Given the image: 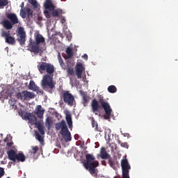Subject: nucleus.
Here are the masks:
<instances>
[{"label": "nucleus", "mask_w": 178, "mask_h": 178, "mask_svg": "<svg viewBox=\"0 0 178 178\" xmlns=\"http://www.w3.org/2000/svg\"><path fill=\"white\" fill-rule=\"evenodd\" d=\"M90 100H88V96L86 94H83L82 95V104L83 106H87L88 105V102Z\"/></svg>", "instance_id": "bb28decb"}, {"label": "nucleus", "mask_w": 178, "mask_h": 178, "mask_svg": "<svg viewBox=\"0 0 178 178\" xmlns=\"http://www.w3.org/2000/svg\"><path fill=\"white\" fill-rule=\"evenodd\" d=\"M8 19L10 20L13 25L17 24L19 23V19H17V15L15 13H10L7 15Z\"/></svg>", "instance_id": "dca6fc26"}, {"label": "nucleus", "mask_w": 178, "mask_h": 178, "mask_svg": "<svg viewBox=\"0 0 178 178\" xmlns=\"http://www.w3.org/2000/svg\"><path fill=\"white\" fill-rule=\"evenodd\" d=\"M20 13L19 15L22 19H31L33 17V11L29 8H24V2H22L20 5Z\"/></svg>", "instance_id": "6e6552de"}, {"label": "nucleus", "mask_w": 178, "mask_h": 178, "mask_svg": "<svg viewBox=\"0 0 178 178\" xmlns=\"http://www.w3.org/2000/svg\"><path fill=\"white\" fill-rule=\"evenodd\" d=\"M62 95L64 103L67 104L69 106H73L76 104L74 96L70 92L65 90L63 92Z\"/></svg>", "instance_id": "0eeeda50"}, {"label": "nucleus", "mask_w": 178, "mask_h": 178, "mask_svg": "<svg viewBox=\"0 0 178 178\" xmlns=\"http://www.w3.org/2000/svg\"><path fill=\"white\" fill-rule=\"evenodd\" d=\"M65 22H66V19L65 18V17H61V23L63 24Z\"/></svg>", "instance_id": "c03bdc74"}, {"label": "nucleus", "mask_w": 178, "mask_h": 178, "mask_svg": "<svg viewBox=\"0 0 178 178\" xmlns=\"http://www.w3.org/2000/svg\"><path fill=\"white\" fill-rule=\"evenodd\" d=\"M45 112L44 109H42V106L38 105L35 108V113L39 119H42L44 118V113Z\"/></svg>", "instance_id": "ddd939ff"}, {"label": "nucleus", "mask_w": 178, "mask_h": 178, "mask_svg": "<svg viewBox=\"0 0 178 178\" xmlns=\"http://www.w3.org/2000/svg\"><path fill=\"white\" fill-rule=\"evenodd\" d=\"M112 149H113V146H111Z\"/></svg>", "instance_id": "8fccbe9b"}, {"label": "nucleus", "mask_w": 178, "mask_h": 178, "mask_svg": "<svg viewBox=\"0 0 178 178\" xmlns=\"http://www.w3.org/2000/svg\"><path fill=\"white\" fill-rule=\"evenodd\" d=\"M68 72V74H70V76H74V70H73V68H69L67 70Z\"/></svg>", "instance_id": "ea45409f"}, {"label": "nucleus", "mask_w": 178, "mask_h": 178, "mask_svg": "<svg viewBox=\"0 0 178 178\" xmlns=\"http://www.w3.org/2000/svg\"><path fill=\"white\" fill-rule=\"evenodd\" d=\"M7 145L10 148V147L13 145V143L12 142L7 143Z\"/></svg>", "instance_id": "a18cd8bd"}, {"label": "nucleus", "mask_w": 178, "mask_h": 178, "mask_svg": "<svg viewBox=\"0 0 178 178\" xmlns=\"http://www.w3.org/2000/svg\"><path fill=\"white\" fill-rule=\"evenodd\" d=\"M114 147H115V148H116V144H114Z\"/></svg>", "instance_id": "09e8293b"}, {"label": "nucleus", "mask_w": 178, "mask_h": 178, "mask_svg": "<svg viewBox=\"0 0 178 178\" xmlns=\"http://www.w3.org/2000/svg\"><path fill=\"white\" fill-rule=\"evenodd\" d=\"M95 115H98V113H95Z\"/></svg>", "instance_id": "3c124183"}, {"label": "nucleus", "mask_w": 178, "mask_h": 178, "mask_svg": "<svg viewBox=\"0 0 178 178\" xmlns=\"http://www.w3.org/2000/svg\"><path fill=\"white\" fill-rule=\"evenodd\" d=\"M58 59L60 66H65V63H63V59L62 58V56H60V53L58 54Z\"/></svg>", "instance_id": "f704fd0d"}, {"label": "nucleus", "mask_w": 178, "mask_h": 178, "mask_svg": "<svg viewBox=\"0 0 178 178\" xmlns=\"http://www.w3.org/2000/svg\"><path fill=\"white\" fill-rule=\"evenodd\" d=\"M58 35L59 37H62V33H56V34L52 35L51 38H50V40H51V41L50 42L51 45H56V44H58V42H59Z\"/></svg>", "instance_id": "a211bd4d"}, {"label": "nucleus", "mask_w": 178, "mask_h": 178, "mask_svg": "<svg viewBox=\"0 0 178 178\" xmlns=\"http://www.w3.org/2000/svg\"><path fill=\"white\" fill-rule=\"evenodd\" d=\"M54 124V120L50 117H47L45 121V126L47 127L48 130H51L52 124Z\"/></svg>", "instance_id": "b1692460"}, {"label": "nucleus", "mask_w": 178, "mask_h": 178, "mask_svg": "<svg viewBox=\"0 0 178 178\" xmlns=\"http://www.w3.org/2000/svg\"><path fill=\"white\" fill-rule=\"evenodd\" d=\"M1 24L6 29V30H12L13 29V25L10 22V21L8 19H4L1 22Z\"/></svg>", "instance_id": "aec40b11"}, {"label": "nucleus", "mask_w": 178, "mask_h": 178, "mask_svg": "<svg viewBox=\"0 0 178 178\" xmlns=\"http://www.w3.org/2000/svg\"><path fill=\"white\" fill-rule=\"evenodd\" d=\"M67 55V59H70L73 56V49L71 47H67L65 51Z\"/></svg>", "instance_id": "cd10ccee"}, {"label": "nucleus", "mask_w": 178, "mask_h": 178, "mask_svg": "<svg viewBox=\"0 0 178 178\" xmlns=\"http://www.w3.org/2000/svg\"><path fill=\"white\" fill-rule=\"evenodd\" d=\"M35 138L37 140L39 141V143H44V138H42V136H41V135H40V133H38V131H35Z\"/></svg>", "instance_id": "7c9ffc66"}, {"label": "nucleus", "mask_w": 178, "mask_h": 178, "mask_svg": "<svg viewBox=\"0 0 178 178\" xmlns=\"http://www.w3.org/2000/svg\"><path fill=\"white\" fill-rule=\"evenodd\" d=\"M118 143L122 147V148H129V145L127 143H122L120 139L118 140Z\"/></svg>", "instance_id": "473e14b6"}, {"label": "nucleus", "mask_w": 178, "mask_h": 178, "mask_svg": "<svg viewBox=\"0 0 178 178\" xmlns=\"http://www.w3.org/2000/svg\"><path fill=\"white\" fill-rule=\"evenodd\" d=\"M67 37L68 39L70 38V40H72V33L68 34Z\"/></svg>", "instance_id": "49530a36"}, {"label": "nucleus", "mask_w": 178, "mask_h": 178, "mask_svg": "<svg viewBox=\"0 0 178 178\" xmlns=\"http://www.w3.org/2000/svg\"><path fill=\"white\" fill-rule=\"evenodd\" d=\"M86 161L83 162V166L86 170L92 175V176H97V168L99 166V162L95 160V156L91 154L86 155Z\"/></svg>", "instance_id": "20e7f679"}, {"label": "nucleus", "mask_w": 178, "mask_h": 178, "mask_svg": "<svg viewBox=\"0 0 178 178\" xmlns=\"http://www.w3.org/2000/svg\"><path fill=\"white\" fill-rule=\"evenodd\" d=\"M5 175V170L0 167V178Z\"/></svg>", "instance_id": "a19ab883"}, {"label": "nucleus", "mask_w": 178, "mask_h": 178, "mask_svg": "<svg viewBox=\"0 0 178 178\" xmlns=\"http://www.w3.org/2000/svg\"><path fill=\"white\" fill-rule=\"evenodd\" d=\"M1 37H4L6 38V42L9 44L10 45H15L16 44V40L15 38L10 35V31H6L3 29L1 30Z\"/></svg>", "instance_id": "1a4fd4ad"}, {"label": "nucleus", "mask_w": 178, "mask_h": 178, "mask_svg": "<svg viewBox=\"0 0 178 178\" xmlns=\"http://www.w3.org/2000/svg\"><path fill=\"white\" fill-rule=\"evenodd\" d=\"M52 16H53V17H59V12L58 11V10H55V9L53 10Z\"/></svg>", "instance_id": "e433bc0d"}, {"label": "nucleus", "mask_w": 178, "mask_h": 178, "mask_svg": "<svg viewBox=\"0 0 178 178\" xmlns=\"http://www.w3.org/2000/svg\"><path fill=\"white\" fill-rule=\"evenodd\" d=\"M16 161L18 162H24L26 161V156H24L23 152L18 153L17 154Z\"/></svg>", "instance_id": "393cba45"}, {"label": "nucleus", "mask_w": 178, "mask_h": 178, "mask_svg": "<svg viewBox=\"0 0 178 178\" xmlns=\"http://www.w3.org/2000/svg\"><path fill=\"white\" fill-rule=\"evenodd\" d=\"M8 5H9V0H0V9H3V7Z\"/></svg>", "instance_id": "c85d7f7f"}, {"label": "nucleus", "mask_w": 178, "mask_h": 178, "mask_svg": "<svg viewBox=\"0 0 178 178\" xmlns=\"http://www.w3.org/2000/svg\"><path fill=\"white\" fill-rule=\"evenodd\" d=\"M25 119H27L31 124H35L37 126L38 122H37V117L34 115H31V113H26L24 115Z\"/></svg>", "instance_id": "9b49d317"}, {"label": "nucleus", "mask_w": 178, "mask_h": 178, "mask_svg": "<svg viewBox=\"0 0 178 178\" xmlns=\"http://www.w3.org/2000/svg\"><path fill=\"white\" fill-rule=\"evenodd\" d=\"M100 156L102 159H109L111 156H109V154L106 152V149L105 147H102L100 150Z\"/></svg>", "instance_id": "4be33fe9"}, {"label": "nucleus", "mask_w": 178, "mask_h": 178, "mask_svg": "<svg viewBox=\"0 0 178 178\" xmlns=\"http://www.w3.org/2000/svg\"><path fill=\"white\" fill-rule=\"evenodd\" d=\"M122 178H130L129 171H122Z\"/></svg>", "instance_id": "58836bf2"}, {"label": "nucleus", "mask_w": 178, "mask_h": 178, "mask_svg": "<svg viewBox=\"0 0 178 178\" xmlns=\"http://www.w3.org/2000/svg\"><path fill=\"white\" fill-rule=\"evenodd\" d=\"M17 98L21 101H30V99H34V98H35V94H34L33 92L24 90L19 92L17 94Z\"/></svg>", "instance_id": "423d86ee"}, {"label": "nucleus", "mask_w": 178, "mask_h": 178, "mask_svg": "<svg viewBox=\"0 0 178 178\" xmlns=\"http://www.w3.org/2000/svg\"><path fill=\"white\" fill-rule=\"evenodd\" d=\"M44 15H45V16H46V17H47V19H50V17H51V14H49V12H48V11H44Z\"/></svg>", "instance_id": "79ce46f5"}, {"label": "nucleus", "mask_w": 178, "mask_h": 178, "mask_svg": "<svg viewBox=\"0 0 178 178\" xmlns=\"http://www.w3.org/2000/svg\"><path fill=\"white\" fill-rule=\"evenodd\" d=\"M82 58L85 59V60H88V56L87 54L82 56Z\"/></svg>", "instance_id": "37998d69"}, {"label": "nucleus", "mask_w": 178, "mask_h": 178, "mask_svg": "<svg viewBox=\"0 0 178 178\" xmlns=\"http://www.w3.org/2000/svg\"><path fill=\"white\" fill-rule=\"evenodd\" d=\"M7 155L10 161H13V162H16V158L17 156V153H16V151L10 149L7 152Z\"/></svg>", "instance_id": "f3484780"}, {"label": "nucleus", "mask_w": 178, "mask_h": 178, "mask_svg": "<svg viewBox=\"0 0 178 178\" xmlns=\"http://www.w3.org/2000/svg\"><path fill=\"white\" fill-rule=\"evenodd\" d=\"M31 148L32 149L31 151V153L33 154V155H35L38 152V146H32Z\"/></svg>", "instance_id": "72a5a7b5"}, {"label": "nucleus", "mask_w": 178, "mask_h": 178, "mask_svg": "<svg viewBox=\"0 0 178 178\" xmlns=\"http://www.w3.org/2000/svg\"><path fill=\"white\" fill-rule=\"evenodd\" d=\"M65 120L69 129H72L73 127V121L72 120V113L68 111L65 113Z\"/></svg>", "instance_id": "6ab92c4d"}, {"label": "nucleus", "mask_w": 178, "mask_h": 178, "mask_svg": "<svg viewBox=\"0 0 178 178\" xmlns=\"http://www.w3.org/2000/svg\"><path fill=\"white\" fill-rule=\"evenodd\" d=\"M108 91L111 94H114V92H116L118 91V88H116V86L111 85L108 87Z\"/></svg>", "instance_id": "c756f323"}, {"label": "nucleus", "mask_w": 178, "mask_h": 178, "mask_svg": "<svg viewBox=\"0 0 178 178\" xmlns=\"http://www.w3.org/2000/svg\"><path fill=\"white\" fill-rule=\"evenodd\" d=\"M45 45V38L42 37V35L40 33H34V40H31L29 44V49L33 54H40L42 51V47L41 45Z\"/></svg>", "instance_id": "7ed1b4c3"}, {"label": "nucleus", "mask_w": 178, "mask_h": 178, "mask_svg": "<svg viewBox=\"0 0 178 178\" xmlns=\"http://www.w3.org/2000/svg\"><path fill=\"white\" fill-rule=\"evenodd\" d=\"M102 165H104V166H106V161H102Z\"/></svg>", "instance_id": "de8ad7c7"}, {"label": "nucleus", "mask_w": 178, "mask_h": 178, "mask_svg": "<svg viewBox=\"0 0 178 178\" xmlns=\"http://www.w3.org/2000/svg\"><path fill=\"white\" fill-rule=\"evenodd\" d=\"M121 166L122 172H129L131 167H130V164H129V161L127 159H122L121 161Z\"/></svg>", "instance_id": "4468645a"}, {"label": "nucleus", "mask_w": 178, "mask_h": 178, "mask_svg": "<svg viewBox=\"0 0 178 178\" xmlns=\"http://www.w3.org/2000/svg\"><path fill=\"white\" fill-rule=\"evenodd\" d=\"M39 72H45L47 73L43 76L42 80V88L52 94V90L55 88V82H54V73H55V67L49 63L42 62L38 65Z\"/></svg>", "instance_id": "f257e3e1"}, {"label": "nucleus", "mask_w": 178, "mask_h": 178, "mask_svg": "<svg viewBox=\"0 0 178 178\" xmlns=\"http://www.w3.org/2000/svg\"><path fill=\"white\" fill-rule=\"evenodd\" d=\"M86 70L84 66H83V63H79L76 65V76H77V79H81V76L83 75V72Z\"/></svg>", "instance_id": "f8f14e48"}, {"label": "nucleus", "mask_w": 178, "mask_h": 178, "mask_svg": "<svg viewBox=\"0 0 178 178\" xmlns=\"http://www.w3.org/2000/svg\"><path fill=\"white\" fill-rule=\"evenodd\" d=\"M108 165H110L111 168H113V169H115V163H113V161L111 157L108 158Z\"/></svg>", "instance_id": "c9c22d12"}, {"label": "nucleus", "mask_w": 178, "mask_h": 178, "mask_svg": "<svg viewBox=\"0 0 178 178\" xmlns=\"http://www.w3.org/2000/svg\"><path fill=\"white\" fill-rule=\"evenodd\" d=\"M29 3H31L34 9H37L38 8V3L37 0H28Z\"/></svg>", "instance_id": "2f4dec72"}, {"label": "nucleus", "mask_w": 178, "mask_h": 178, "mask_svg": "<svg viewBox=\"0 0 178 178\" xmlns=\"http://www.w3.org/2000/svg\"><path fill=\"white\" fill-rule=\"evenodd\" d=\"M29 88L32 91H38L40 88L35 85V82H34V81L31 80L29 82Z\"/></svg>", "instance_id": "5701e85b"}, {"label": "nucleus", "mask_w": 178, "mask_h": 178, "mask_svg": "<svg viewBox=\"0 0 178 178\" xmlns=\"http://www.w3.org/2000/svg\"><path fill=\"white\" fill-rule=\"evenodd\" d=\"M8 104H10V105L11 106H13H13H15L16 105V99H10V100L8 101Z\"/></svg>", "instance_id": "4c0bfd02"}, {"label": "nucleus", "mask_w": 178, "mask_h": 178, "mask_svg": "<svg viewBox=\"0 0 178 178\" xmlns=\"http://www.w3.org/2000/svg\"><path fill=\"white\" fill-rule=\"evenodd\" d=\"M36 126L39 133H40L42 136H44V134H45V131L44 130V125L41 124V122L38 121Z\"/></svg>", "instance_id": "a878e982"}, {"label": "nucleus", "mask_w": 178, "mask_h": 178, "mask_svg": "<svg viewBox=\"0 0 178 178\" xmlns=\"http://www.w3.org/2000/svg\"><path fill=\"white\" fill-rule=\"evenodd\" d=\"M18 42L20 45L26 44V32H24V28L22 26L18 28Z\"/></svg>", "instance_id": "9d476101"}, {"label": "nucleus", "mask_w": 178, "mask_h": 178, "mask_svg": "<svg viewBox=\"0 0 178 178\" xmlns=\"http://www.w3.org/2000/svg\"><path fill=\"white\" fill-rule=\"evenodd\" d=\"M56 129L60 130V134L63 136L65 143L72 141V134H70L69 129H67V125H66L65 120H63L60 122L56 124Z\"/></svg>", "instance_id": "39448f33"}, {"label": "nucleus", "mask_w": 178, "mask_h": 178, "mask_svg": "<svg viewBox=\"0 0 178 178\" xmlns=\"http://www.w3.org/2000/svg\"><path fill=\"white\" fill-rule=\"evenodd\" d=\"M89 120H91V124L92 127L95 128V131H99V133H102V129L98 127V122L95 121V118H94V117H90Z\"/></svg>", "instance_id": "2eb2a0df"}, {"label": "nucleus", "mask_w": 178, "mask_h": 178, "mask_svg": "<svg viewBox=\"0 0 178 178\" xmlns=\"http://www.w3.org/2000/svg\"><path fill=\"white\" fill-rule=\"evenodd\" d=\"M98 98L99 101L96 99H93L92 100V111L93 112V113H95V112H98V110L102 106L105 112L104 118L106 120L111 119V115L112 114V108H111V105H109V103H108V102H106L105 99L102 95H99ZM99 104L101 106H99Z\"/></svg>", "instance_id": "f03ea898"}, {"label": "nucleus", "mask_w": 178, "mask_h": 178, "mask_svg": "<svg viewBox=\"0 0 178 178\" xmlns=\"http://www.w3.org/2000/svg\"><path fill=\"white\" fill-rule=\"evenodd\" d=\"M44 7L45 9H47V10H54V9H55V6L51 0H46L44 3Z\"/></svg>", "instance_id": "412c9836"}]
</instances>
